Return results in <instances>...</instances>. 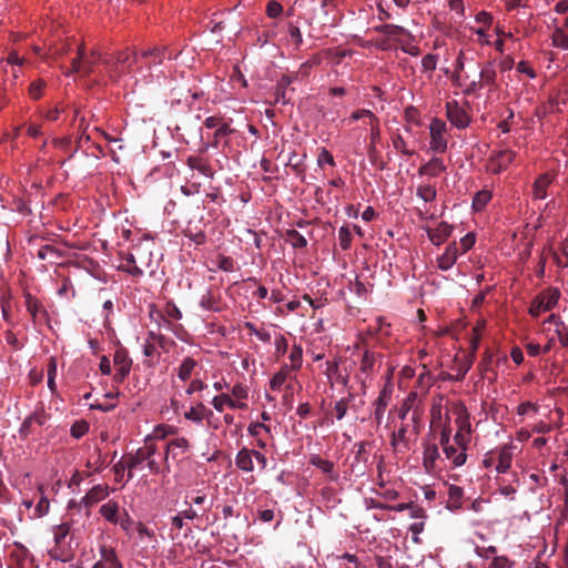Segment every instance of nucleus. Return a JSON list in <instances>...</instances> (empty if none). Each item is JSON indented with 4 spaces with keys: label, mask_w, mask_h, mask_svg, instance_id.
Instances as JSON below:
<instances>
[{
    "label": "nucleus",
    "mask_w": 568,
    "mask_h": 568,
    "mask_svg": "<svg viewBox=\"0 0 568 568\" xmlns=\"http://www.w3.org/2000/svg\"><path fill=\"white\" fill-rule=\"evenodd\" d=\"M388 420L392 426L389 434V444L395 454H405L410 449V444L414 442L420 429V422L417 413L410 415L409 420H396L393 417V412L388 413Z\"/></svg>",
    "instance_id": "1"
},
{
    "label": "nucleus",
    "mask_w": 568,
    "mask_h": 568,
    "mask_svg": "<svg viewBox=\"0 0 568 568\" xmlns=\"http://www.w3.org/2000/svg\"><path fill=\"white\" fill-rule=\"evenodd\" d=\"M156 446L149 439H145L143 447H140L134 455L130 456L126 460L128 480L133 477V470L136 469L142 463H148L151 473L160 474L164 471L160 462L156 459Z\"/></svg>",
    "instance_id": "2"
},
{
    "label": "nucleus",
    "mask_w": 568,
    "mask_h": 568,
    "mask_svg": "<svg viewBox=\"0 0 568 568\" xmlns=\"http://www.w3.org/2000/svg\"><path fill=\"white\" fill-rule=\"evenodd\" d=\"M541 332L547 338L542 353L550 352L556 342H559L562 347L568 346V327L557 315L551 314L542 322Z\"/></svg>",
    "instance_id": "3"
},
{
    "label": "nucleus",
    "mask_w": 568,
    "mask_h": 568,
    "mask_svg": "<svg viewBox=\"0 0 568 568\" xmlns=\"http://www.w3.org/2000/svg\"><path fill=\"white\" fill-rule=\"evenodd\" d=\"M141 55L125 50L119 52L114 61L104 60L103 62L110 77H120L121 74L131 72L132 65L141 63Z\"/></svg>",
    "instance_id": "4"
},
{
    "label": "nucleus",
    "mask_w": 568,
    "mask_h": 568,
    "mask_svg": "<svg viewBox=\"0 0 568 568\" xmlns=\"http://www.w3.org/2000/svg\"><path fill=\"white\" fill-rule=\"evenodd\" d=\"M560 298V291L557 287H549L537 295L529 307V314L534 317L541 313L551 311Z\"/></svg>",
    "instance_id": "5"
},
{
    "label": "nucleus",
    "mask_w": 568,
    "mask_h": 568,
    "mask_svg": "<svg viewBox=\"0 0 568 568\" xmlns=\"http://www.w3.org/2000/svg\"><path fill=\"white\" fill-rule=\"evenodd\" d=\"M101 60V53L98 51H92L90 58L85 57L84 44L81 43L78 45V55L71 61V69L65 71V75H70L72 73H82L84 75L93 72L94 65Z\"/></svg>",
    "instance_id": "6"
},
{
    "label": "nucleus",
    "mask_w": 568,
    "mask_h": 568,
    "mask_svg": "<svg viewBox=\"0 0 568 568\" xmlns=\"http://www.w3.org/2000/svg\"><path fill=\"white\" fill-rule=\"evenodd\" d=\"M111 491L112 489L109 485L98 484L93 486L80 500H70L68 503V508L73 509L77 507L80 509L84 507L85 509H89L93 505L104 500ZM87 515H89V510H87Z\"/></svg>",
    "instance_id": "7"
},
{
    "label": "nucleus",
    "mask_w": 568,
    "mask_h": 568,
    "mask_svg": "<svg viewBox=\"0 0 568 568\" xmlns=\"http://www.w3.org/2000/svg\"><path fill=\"white\" fill-rule=\"evenodd\" d=\"M447 125L438 119H432L429 123V148L435 153H444L447 150Z\"/></svg>",
    "instance_id": "8"
},
{
    "label": "nucleus",
    "mask_w": 568,
    "mask_h": 568,
    "mask_svg": "<svg viewBox=\"0 0 568 568\" xmlns=\"http://www.w3.org/2000/svg\"><path fill=\"white\" fill-rule=\"evenodd\" d=\"M389 412H393V417H395L396 420L402 422L409 420L410 415L417 413L419 422H422V408L419 406L418 394L410 392L397 409H390Z\"/></svg>",
    "instance_id": "9"
},
{
    "label": "nucleus",
    "mask_w": 568,
    "mask_h": 568,
    "mask_svg": "<svg viewBox=\"0 0 568 568\" xmlns=\"http://www.w3.org/2000/svg\"><path fill=\"white\" fill-rule=\"evenodd\" d=\"M446 116L450 124L457 129H466L470 123V115L456 100L446 102Z\"/></svg>",
    "instance_id": "10"
},
{
    "label": "nucleus",
    "mask_w": 568,
    "mask_h": 568,
    "mask_svg": "<svg viewBox=\"0 0 568 568\" xmlns=\"http://www.w3.org/2000/svg\"><path fill=\"white\" fill-rule=\"evenodd\" d=\"M516 153L509 149L493 152L488 160V170L493 174H499L515 160Z\"/></svg>",
    "instance_id": "11"
},
{
    "label": "nucleus",
    "mask_w": 568,
    "mask_h": 568,
    "mask_svg": "<svg viewBox=\"0 0 568 568\" xmlns=\"http://www.w3.org/2000/svg\"><path fill=\"white\" fill-rule=\"evenodd\" d=\"M392 394L393 386L390 383H386L381 389L378 397L373 403V416L377 425H381L383 422L385 412L392 399Z\"/></svg>",
    "instance_id": "12"
},
{
    "label": "nucleus",
    "mask_w": 568,
    "mask_h": 568,
    "mask_svg": "<svg viewBox=\"0 0 568 568\" xmlns=\"http://www.w3.org/2000/svg\"><path fill=\"white\" fill-rule=\"evenodd\" d=\"M440 454L436 444H427L423 452V466L427 474L434 475L442 469Z\"/></svg>",
    "instance_id": "13"
},
{
    "label": "nucleus",
    "mask_w": 568,
    "mask_h": 568,
    "mask_svg": "<svg viewBox=\"0 0 568 568\" xmlns=\"http://www.w3.org/2000/svg\"><path fill=\"white\" fill-rule=\"evenodd\" d=\"M113 363L115 366L114 381L122 383L125 377L130 374L132 361L125 349H116L113 356Z\"/></svg>",
    "instance_id": "14"
},
{
    "label": "nucleus",
    "mask_w": 568,
    "mask_h": 568,
    "mask_svg": "<svg viewBox=\"0 0 568 568\" xmlns=\"http://www.w3.org/2000/svg\"><path fill=\"white\" fill-rule=\"evenodd\" d=\"M124 263L120 266V270L131 274L132 276L140 277L144 273V266H149L150 257L145 261L134 253H128L124 258Z\"/></svg>",
    "instance_id": "15"
},
{
    "label": "nucleus",
    "mask_w": 568,
    "mask_h": 568,
    "mask_svg": "<svg viewBox=\"0 0 568 568\" xmlns=\"http://www.w3.org/2000/svg\"><path fill=\"white\" fill-rule=\"evenodd\" d=\"M102 468V462L100 460V456L95 458V460H88L85 464V469L75 470L70 478L69 487H79L84 478L90 477L97 473H99Z\"/></svg>",
    "instance_id": "16"
},
{
    "label": "nucleus",
    "mask_w": 568,
    "mask_h": 568,
    "mask_svg": "<svg viewBox=\"0 0 568 568\" xmlns=\"http://www.w3.org/2000/svg\"><path fill=\"white\" fill-rule=\"evenodd\" d=\"M515 446L511 444L504 445L497 448L495 453L496 457V470L499 474H505L511 467L513 456Z\"/></svg>",
    "instance_id": "17"
},
{
    "label": "nucleus",
    "mask_w": 568,
    "mask_h": 568,
    "mask_svg": "<svg viewBox=\"0 0 568 568\" xmlns=\"http://www.w3.org/2000/svg\"><path fill=\"white\" fill-rule=\"evenodd\" d=\"M445 459L448 460L453 467L463 466L466 463L467 455L465 448L455 445L452 442L442 445Z\"/></svg>",
    "instance_id": "18"
},
{
    "label": "nucleus",
    "mask_w": 568,
    "mask_h": 568,
    "mask_svg": "<svg viewBox=\"0 0 568 568\" xmlns=\"http://www.w3.org/2000/svg\"><path fill=\"white\" fill-rule=\"evenodd\" d=\"M459 248L457 242H452L445 248L444 253L437 258V266L442 271L450 270L459 256Z\"/></svg>",
    "instance_id": "19"
},
{
    "label": "nucleus",
    "mask_w": 568,
    "mask_h": 568,
    "mask_svg": "<svg viewBox=\"0 0 568 568\" xmlns=\"http://www.w3.org/2000/svg\"><path fill=\"white\" fill-rule=\"evenodd\" d=\"M166 57L171 58L168 47H156L141 53V63H145L151 68L152 65L161 64Z\"/></svg>",
    "instance_id": "20"
},
{
    "label": "nucleus",
    "mask_w": 568,
    "mask_h": 568,
    "mask_svg": "<svg viewBox=\"0 0 568 568\" xmlns=\"http://www.w3.org/2000/svg\"><path fill=\"white\" fill-rule=\"evenodd\" d=\"M212 406L216 412L222 413L226 407L231 409H246L245 402L233 400L232 396L226 393L216 395L212 399Z\"/></svg>",
    "instance_id": "21"
},
{
    "label": "nucleus",
    "mask_w": 568,
    "mask_h": 568,
    "mask_svg": "<svg viewBox=\"0 0 568 568\" xmlns=\"http://www.w3.org/2000/svg\"><path fill=\"white\" fill-rule=\"evenodd\" d=\"M190 448V442L185 437H176L168 442L165 446V453L163 456L164 462L166 463L169 456L171 455L173 458H178L179 456L185 454Z\"/></svg>",
    "instance_id": "22"
},
{
    "label": "nucleus",
    "mask_w": 568,
    "mask_h": 568,
    "mask_svg": "<svg viewBox=\"0 0 568 568\" xmlns=\"http://www.w3.org/2000/svg\"><path fill=\"white\" fill-rule=\"evenodd\" d=\"M452 413L456 417V425L458 430L471 433V424L469 420V414L466 406L462 402H454L452 404Z\"/></svg>",
    "instance_id": "23"
},
{
    "label": "nucleus",
    "mask_w": 568,
    "mask_h": 568,
    "mask_svg": "<svg viewBox=\"0 0 568 568\" xmlns=\"http://www.w3.org/2000/svg\"><path fill=\"white\" fill-rule=\"evenodd\" d=\"M426 231H427L429 241L434 245L438 246V245L443 244L450 236V234L453 232V226L449 225L447 222H440L437 224L436 227H434V229L428 227Z\"/></svg>",
    "instance_id": "24"
},
{
    "label": "nucleus",
    "mask_w": 568,
    "mask_h": 568,
    "mask_svg": "<svg viewBox=\"0 0 568 568\" xmlns=\"http://www.w3.org/2000/svg\"><path fill=\"white\" fill-rule=\"evenodd\" d=\"M24 305L27 311L31 315L33 326L38 325L39 315L47 316V310L43 307L41 302L34 297L31 293H24Z\"/></svg>",
    "instance_id": "25"
},
{
    "label": "nucleus",
    "mask_w": 568,
    "mask_h": 568,
    "mask_svg": "<svg viewBox=\"0 0 568 568\" xmlns=\"http://www.w3.org/2000/svg\"><path fill=\"white\" fill-rule=\"evenodd\" d=\"M70 534V525L68 523H62L53 527V540L55 544V548L51 550L52 556L59 558L63 555L62 547L64 545V540L67 536Z\"/></svg>",
    "instance_id": "26"
},
{
    "label": "nucleus",
    "mask_w": 568,
    "mask_h": 568,
    "mask_svg": "<svg viewBox=\"0 0 568 568\" xmlns=\"http://www.w3.org/2000/svg\"><path fill=\"white\" fill-rule=\"evenodd\" d=\"M554 181L550 173L539 175L532 184V196L535 200H545L547 197V190Z\"/></svg>",
    "instance_id": "27"
},
{
    "label": "nucleus",
    "mask_w": 568,
    "mask_h": 568,
    "mask_svg": "<svg viewBox=\"0 0 568 568\" xmlns=\"http://www.w3.org/2000/svg\"><path fill=\"white\" fill-rule=\"evenodd\" d=\"M254 449L242 447L235 455V466L245 473H252L254 470L253 456Z\"/></svg>",
    "instance_id": "28"
},
{
    "label": "nucleus",
    "mask_w": 568,
    "mask_h": 568,
    "mask_svg": "<svg viewBox=\"0 0 568 568\" xmlns=\"http://www.w3.org/2000/svg\"><path fill=\"white\" fill-rule=\"evenodd\" d=\"M211 415L212 410L209 409L203 403L199 402L195 405L191 406L190 409L184 413V418L192 423L201 424Z\"/></svg>",
    "instance_id": "29"
},
{
    "label": "nucleus",
    "mask_w": 568,
    "mask_h": 568,
    "mask_svg": "<svg viewBox=\"0 0 568 568\" xmlns=\"http://www.w3.org/2000/svg\"><path fill=\"white\" fill-rule=\"evenodd\" d=\"M200 307L207 312H221L220 296L212 290H207L200 298Z\"/></svg>",
    "instance_id": "30"
},
{
    "label": "nucleus",
    "mask_w": 568,
    "mask_h": 568,
    "mask_svg": "<svg viewBox=\"0 0 568 568\" xmlns=\"http://www.w3.org/2000/svg\"><path fill=\"white\" fill-rule=\"evenodd\" d=\"M445 170L446 165L444 164L443 160L433 158L418 169V174L436 178L439 176Z\"/></svg>",
    "instance_id": "31"
},
{
    "label": "nucleus",
    "mask_w": 568,
    "mask_h": 568,
    "mask_svg": "<svg viewBox=\"0 0 568 568\" xmlns=\"http://www.w3.org/2000/svg\"><path fill=\"white\" fill-rule=\"evenodd\" d=\"M187 165L190 166V169L196 170L206 178L212 179L214 175V171L209 161L204 160L201 156H189Z\"/></svg>",
    "instance_id": "32"
},
{
    "label": "nucleus",
    "mask_w": 568,
    "mask_h": 568,
    "mask_svg": "<svg viewBox=\"0 0 568 568\" xmlns=\"http://www.w3.org/2000/svg\"><path fill=\"white\" fill-rule=\"evenodd\" d=\"M479 79L484 87H496L497 85V72L495 63L493 61L486 62L479 71Z\"/></svg>",
    "instance_id": "33"
},
{
    "label": "nucleus",
    "mask_w": 568,
    "mask_h": 568,
    "mask_svg": "<svg viewBox=\"0 0 568 568\" xmlns=\"http://www.w3.org/2000/svg\"><path fill=\"white\" fill-rule=\"evenodd\" d=\"M310 463L323 473L327 474L331 480L338 479V474L334 470V464L331 460L324 459L320 455H313Z\"/></svg>",
    "instance_id": "34"
},
{
    "label": "nucleus",
    "mask_w": 568,
    "mask_h": 568,
    "mask_svg": "<svg viewBox=\"0 0 568 568\" xmlns=\"http://www.w3.org/2000/svg\"><path fill=\"white\" fill-rule=\"evenodd\" d=\"M119 504L114 500H109L100 507L101 516L110 524L116 525L120 516Z\"/></svg>",
    "instance_id": "35"
},
{
    "label": "nucleus",
    "mask_w": 568,
    "mask_h": 568,
    "mask_svg": "<svg viewBox=\"0 0 568 568\" xmlns=\"http://www.w3.org/2000/svg\"><path fill=\"white\" fill-rule=\"evenodd\" d=\"M135 530L141 541H148L149 544H151L152 550H156L158 539L154 530L150 529L142 521H138L135 524Z\"/></svg>",
    "instance_id": "36"
},
{
    "label": "nucleus",
    "mask_w": 568,
    "mask_h": 568,
    "mask_svg": "<svg viewBox=\"0 0 568 568\" xmlns=\"http://www.w3.org/2000/svg\"><path fill=\"white\" fill-rule=\"evenodd\" d=\"M38 491L40 494V498H39L36 507L33 508L32 514L29 515V518H31V519H37V518H41V517L45 516L49 513V509H50V501L44 496V491H43L42 485H40L38 487Z\"/></svg>",
    "instance_id": "37"
},
{
    "label": "nucleus",
    "mask_w": 568,
    "mask_h": 568,
    "mask_svg": "<svg viewBox=\"0 0 568 568\" xmlns=\"http://www.w3.org/2000/svg\"><path fill=\"white\" fill-rule=\"evenodd\" d=\"M376 363V355L375 353L366 349L362 356L361 363H359V373L365 376V378H368L374 369Z\"/></svg>",
    "instance_id": "38"
},
{
    "label": "nucleus",
    "mask_w": 568,
    "mask_h": 568,
    "mask_svg": "<svg viewBox=\"0 0 568 568\" xmlns=\"http://www.w3.org/2000/svg\"><path fill=\"white\" fill-rule=\"evenodd\" d=\"M195 367V359L192 357H185L176 368V375L182 382H186L191 378Z\"/></svg>",
    "instance_id": "39"
},
{
    "label": "nucleus",
    "mask_w": 568,
    "mask_h": 568,
    "mask_svg": "<svg viewBox=\"0 0 568 568\" xmlns=\"http://www.w3.org/2000/svg\"><path fill=\"white\" fill-rule=\"evenodd\" d=\"M288 372H290L288 366L284 365L280 368L278 372H276L273 375L272 379L270 381V387L272 390H280L282 388V386L288 378Z\"/></svg>",
    "instance_id": "40"
},
{
    "label": "nucleus",
    "mask_w": 568,
    "mask_h": 568,
    "mask_svg": "<svg viewBox=\"0 0 568 568\" xmlns=\"http://www.w3.org/2000/svg\"><path fill=\"white\" fill-rule=\"evenodd\" d=\"M102 559L101 561L106 568H123L122 564L118 559L116 552L113 548H103L101 550Z\"/></svg>",
    "instance_id": "41"
},
{
    "label": "nucleus",
    "mask_w": 568,
    "mask_h": 568,
    "mask_svg": "<svg viewBox=\"0 0 568 568\" xmlns=\"http://www.w3.org/2000/svg\"><path fill=\"white\" fill-rule=\"evenodd\" d=\"M37 256L40 260H49L50 262L54 263L62 256V254L58 248L53 247L52 245L45 244L38 250Z\"/></svg>",
    "instance_id": "42"
},
{
    "label": "nucleus",
    "mask_w": 568,
    "mask_h": 568,
    "mask_svg": "<svg viewBox=\"0 0 568 568\" xmlns=\"http://www.w3.org/2000/svg\"><path fill=\"white\" fill-rule=\"evenodd\" d=\"M375 116L376 115L368 109H357L353 111L351 115L347 119H344L342 122L347 125L359 120H369L371 122Z\"/></svg>",
    "instance_id": "43"
},
{
    "label": "nucleus",
    "mask_w": 568,
    "mask_h": 568,
    "mask_svg": "<svg viewBox=\"0 0 568 568\" xmlns=\"http://www.w3.org/2000/svg\"><path fill=\"white\" fill-rule=\"evenodd\" d=\"M491 200V192L488 190L478 191L473 199V209L475 211H481L488 202Z\"/></svg>",
    "instance_id": "44"
},
{
    "label": "nucleus",
    "mask_w": 568,
    "mask_h": 568,
    "mask_svg": "<svg viewBox=\"0 0 568 568\" xmlns=\"http://www.w3.org/2000/svg\"><path fill=\"white\" fill-rule=\"evenodd\" d=\"M291 369L297 371L301 368L303 363V348L298 344H294L290 352Z\"/></svg>",
    "instance_id": "45"
},
{
    "label": "nucleus",
    "mask_w": 568,
    "mask_h": 568,
    "mask_svg": "<svg viewBox=\"0 0 568 568\" xmlns=\"http://www.w3.org/2000/svg\"><path fill=\"white\" fill-rule=\"evenodd\" d=\"M436 189L430 184H420L417 187L416 195L424 202H433L436 199Z\"/></svg>",
    "instance_id": "46"
},
{
    "label": "nucleus",
    "mask_w": 568,
    "mask_h": 568,
    "mask_svg": "<svg viewBox=\"0 0 568 568\" xmlns=\"http://www.w3.org/2000/svg\"><path fill=\"white\" fill-rule=\"evenodd\" d=\"M551 39L555 47L568 50V34L564 28H556Z\"/></svg>",
    "instance_id": "47"
},
{
    "label": "nucleus",
    "mask_w": 568,
    "mask_h": 568,
    "mask_svg": "<svg viewBox=\"0 0 568 568\" xmlns=\"http://www.w3.org/2000/svg\"><path fill=\"white\" fill-rule=\"evenodd\" d=\"M28 418L34 426L41 427L47 423L49 415L45 413L43 405H40Z\"/></svg>",
    "instance_id": "48"
},
{
    "label": "nucleus",
    "mask_w": 568,
    "mask_h": 568,
    "mask_svg": "<svg viewBox=\"0 0 568 568\" xmlns=\"http://www.w3.org/2000/svg\"><path fill=\"white\" fill-rule=\"evenodd\" d=\"M233 400L245 402L248 398V387L243 383H236L231 387Z\"/></svg>",
    "instance_id": "49"
},
{
    "label": "nucleus",
    "mask_w": 568,
    "mask_h": 568,
    "mask_svg": "<svg viewBox=\"0 0 568 568\" xmlns=\"http://www.w3.org/2000/svg\"><path fill=\"white\" fill-rule=\"evenodd\" d=\"M383 32L388 37L397 38L398 40H404V38L409 37L408 32L404 28L395 24H385L383 27Z\"/></svg>",
    "instance_id": "50"
},
{
    "label": "nucleus",
    "mask_w": 568,
    "mask_h": 568,
    "mask_svg": "<svg viewBox=\"0 0 568 568\" xmlns=\"http://www.w3.org/2000/svg\"><path fill=\"white\" fill-rule=\"evenodd\" d=\"M539 412V406L531 402H524L518 405L517 414L519 416H535Z\"/></svg>",
    "instance_id": "51"
},
{
    "label": "nucleus",
    "mask_w": 568,
    "mask_h": 568,
    "mask_svg": "<svg viewBox=\"0 0 568 568\" xmlns=\"http://www.w3.org/2000/svg\"><path fill=\"white\" fill-rule=\"evenodd\" d=\"M288 241L295 248H303L307 245V240L296 230H290L287 232Z\"/></svg>",
    "instance_id": "52"
},
{
    "label": "nucleus",
    "mask_w": 568,
    "mask_h": 568,
    "mask_svg": "<svg viewBox=\"0 0 568 568\" xmlns=\"http://www.w3.org/2000/svg\"><path fill=\"white\" fill-rule=\"evenodd\" d=\"M392 143L396 150H398L400 153L407 156H412L415 154V151L407 148L406 141L399 134H396L392 138Z\"/></svg>",
    "instance_id": "53"
},
{
    "label": "nucleus",
    "mask_w": 568,
    "mask_h": 568,
    "mask_svg": "<svg viewBox=\"0 0 568 568\" xmlns=\"http://www.w3.org/2000/svg\"><path fill=\"white\" fill-rule=\"evenodd\" d=\"M515 562L507 556H494L488 565V568H514Z\"/></svg>",
    "instance_id": "54"
},
{
    "label": "nucleus",
    "mask_w": 568,
    "mask_h": 568,
    "mask_svg": "<svg viewBox=\"0 0 568 568\" xmlns=\"http://www.w3.org/2000/svg\"><path fill=\"white\" fill-rule=\"evenodd\" d=\"M338 241L342 250L346 251L352 244V233L347 226H342L338 230Z\"/></svg>",
    "instance_id": "55"
},
{
    "label": "nucleus",
    "mask_w": 568,
    "mask_h": 568,
    "mask_svg": "<svg viewBox=\"0 0 568 568\" xmlns=\"http://www.w3.org/2000/svg\"><path fill=\"white\" fill-rule=\"evenodd\" d=\"M369 138H371V144L372 145H375L376 142L381 138V122H379V119L377 116H375L369 122Z\"/></svg>",
    "instance_id": "56"
},
{
    "label": "nucleus",
    "mask_w": 568,
    "mask_h": 568,
    "mask_svg": "<svg viewBox=\"0 0 568 568\" xmlns=\"http://www.w3.org/2000/svg\"><path fill=\"white\" fill-rule=\"evenodd\" d=\"M443 404H444V397L442 395H438L437 397L434 398L432 410H430L433 423L442 419Z\"/></svg>",
    "instance_id": "57"
},
{
    "label": "nucleus",
    "mask_w": 568,
    "mask_h": 568,
    "mask_svg": "<svg viewBox=\"0 0 568 568\" xmlns=\"http://www.w3.org/2000/svg\"><path fill=\"white\" fill-rule=\"evenodd\" d=\"M470 434L469 432H463L458 430L456 432L455 436L452 438V443L458 446H462L467 450L468 444L470 442Z\"/></svg>",
    "instance_id": "58"
},
{
    "label": "nucleus",
    "mask_w": 568,
    "mask_h": 568,
    "mask_svg": "<svg viewBox=\"0 0 568 568\" xmlns=\"http://www.w3.org/2000/svg\"><path fill=\"white\" fill-rule=\"evenodd\" d=\"M233 133V129L226 123L223 122L217 126L214 133V145H217L221 139H224Z\"/></svg>",
    "instance_id": "59"
},
{
    "label": "nucleus",
    "mask_w": 568,
    "mask_h": 568,
    "mask_svg": "<svg viewBox=\"0 0 568 568\" xmlns=\"http://www.w3.org/2000/svg\"><path fill=\"white\" fill-rule=\"evenodd\" d=\"M324 164L335 166V160H334L332 153L327 149L322 148L318 153V156H317V165L320 168H323Z\"/></svg>",
    "instance_id": "60"
},
{
    "label": "nucleus",
    "mask_w": 568,
    "mask_h": 568,
    "mask_svg": "<svg viewBox=\"0 0 568 568\" xmlns=\"http://www.w3.org/2000/svg\"><path fill=\"white\" fill-rule=\"evenodd\" d=\"M248 433L253 437H260L262 432L266 434H271L270 426L265 425L264 423H251L247 428Z\"/></svg>",
    "instance_id": "61"
},
{
    "label": "nucleus",
    "mask_w": 568,
    "mask_h": 568,
    "mask_svg": "<svg viewBox=\"0 0 568 568\" xmlns=\"http://www.w3.org/2000/svg\"><path fill=\"white\" fill-rule=\"evenodd\" d=\"M283 12V7L278 1L271 0L266 4V14L268 18L276 19Z\"/></svg>",
    "instance_id": "62"
},
{
    "label": "nucleus",
    "mask_w": 568,
    "mask_h": 568,
    "mask_svg": "<svg viewBox=\"0 0 568 568\" xmlns=\"http://www.w3.org/2000/svg\"><path fill=\"white\" fill-rule=\"evenodd\" d=\"M348 410V399L342 398L334 405L335 417L337 420H342Z\"/></svg>",
    "instance_id": "63"
},
{
    "label": "nucleus",
    "mask_w": 568,
    "mask_h": 568,
    "mask_svg": "<svg viewBox=\"0 0 568 568\" xmlns=\"http://www.w3.org/2000/svg\"><path fill=\"white\" fill-rule=\"evenodd\" d=\"M4 339L16 351H20L24 347V343L21 342L11 329L4 333Z\"/></svg>",
    "instance_id": "64"
}]
</instances>
